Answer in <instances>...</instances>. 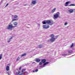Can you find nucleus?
Segmentation results:
<instances>
[{
	"label": "nucleus",
	"mask_w": 75,
	"mask_h": 75,
	"mask_svg": "<svg viewBox=\"0 0 75 75\" xmlns=\"http://www.w3.org/2000/svg\"><path fill=\"white\" fill-rule=\"evenodd\" d=\"M42 23H43V24H50V25H51L54 24V22L50 20L44 21L42 22Z\"/></svg>",
	"instance_id": "obj_1"
},
{
	"label": "nucleus",
	"mask_w": 75,
	"mask_h": 75,
	"mask_svg": "<svg viewBox=\"0 0 75 75\" xmlns=\"http://www.w3.org/2000/svg\"><path fill=\"white\" fill-rule=\"evenodd\" d=\"M46 61H47V60L46 59H42L41 62L42 63L44 64L43 65V67H45V66L46 65H47V64H49L50 62H46Z\"/></svg>",
	"instance_id": "obj_2"
},
{
	"label": "nucleus",
	"mask_w": 75,
	"mask_h": 75,
	"mask_svg": "<svg viewBox=\"0 0 75 75\" xmlns=\"http://www.w3.org/2000/svg\"><path fill=\"white\" fill-rule=\"evenodd\" d=\"M54 17L55 18H58V17H59V12L57 13L56 14L54 15Z\"/></svg>",
	"instance_id": "obj_3"
},
{
	"label": "nucleus",
	"mask_w": 75,
	"mask_h": 75,
	"mask_svg": "<svg viewBox=\"0 0 75 75\" xmlns=\"http://www.w3.org/2000/svg\"><path fill=\"white\" fill-rule=\"evenodd\" d=\"M13 26L11 25H10L7 27V28L8 30H10V29H12V28H13Z\"/></svg>",
	"instance_id": "obj_4"
},
{
	"label": "nucleus",
	"mask_w": 75,
	"mask_h": 75,
	"mask_svg": "<svg viewBox=\"0 0 75 75\" xmlns=\"http://www.w3.org/2000/svg\"><path fill=\"white\" fill-rule=\"evenodd\" d=\"M43 28L45 29H47V28H50V26H49V25H47V27H46L45 25H43Z\"/></svg>",
	"instance_id": "obj_5"
},
{
	"label": "nucleus",
	"mask_w": 75,
	"mask_h": 75,
	"mask_svg": "<svg viewBox=\"0 0 75 75\" xmlns=\"http://www.w3.org/2000/svg\"><path fill=\"white\" fill-rule=\"evenodd\" d=\"M15 72H16L15 74L16 75H19V70L18 69H16Z\"/></svg>",
	"instance_id": "obj_6"
},
{
	"label": "nucleus",
	"mask_w": 75,
	"mask_h": 75,
	"mask_svg": "<svg viewBox=\"0 0 75 75\" xmlns=\"http://www.w3.org/2000/svg\"><path fill=\"white\" fill-rule=\"evenodd\" d=\"M37 3V1L35 0H33L31 2V4H35Z\"/></svg>",
	"instance_id": "obj_7"
},
{
	"label": "nucleus",
	"mask_w": 75,
	"mask_h": 75,
	"mask_svg": "<svg viewBox=\"0 0 75 75\" xmlns=\"http://www.w3.org/2000/svg\"><path fill=\"white\" fill-rule=\"evenodd\" d=\"M41 61V59L38 58H36L35 61L37 62H39Z\"/></svg>",
	"instance_id": "obj_8"
},
{
	"label": "nucleus",
	"mask_w": 75,
	"mask_h": 75,
	"mask_svg": "<svg viewBox=\"0 0 75 75\" xmlns=\"http://www.w3.org/2000/svg\"><path fill=\"white\" fill-rule=\"evenodd\" d=\"M55 40V38H52L50 39V41L51 42H54Z\"/></svg>",
	"instance_id": "obj_9"
},
{
	"label": "nucleus",
	"mask_w": 75,
	"mask_h": 75,
	"mask_svg": "<svg viewBox=\"0 0 75 75\" xmlns=\"http://www.w3.org/2000/svg\"><path fill=\"white\" fill-rule=\"evenodd\" d=\"M70 3V1H67V2H66V3L65 4V6H66V7H67V6H68V4Z\"/></svg>",
	"instance_id": "obj_10"
},
{
	"label": "nucleus",
	"mask_w": 75,
	"mask_h": 75,
	"mask_svg": "<svg viewBox=\"0 0 75 75\" xmlns=\"http://www.w3.org/2000/svg\"><path fill=\"white\" fill-rule=\"evenodd\" d=\"M27 55V54L26 53H24L23 54H22L21 56V58L24 57V56H26Z\"/></svg>",
	"instance_id": "obj_11"
},
{
	"label": "nucleus",
	"mask_w": 75,
	"mask_h": 75,
	"mask_svg": "<svg viewBox=\"0 0 75 75\" xmlns=\"http://www.w3.org/2000/svg\"><path fill=\"white\" fill-rule=\"evenodd\" d=\"M38 47L39 48H42L43 47V45H38Z\"/></svg>",
	"instance_id": "obj_12"
},
{
	"label": "nucleus",
	"mask_w": 75,
	"mask_h": 75,
	"mask_svg": "<svg viewBox=\"0 0 75 75\" xmlns=\"http://www.w3.org/2000/svg\"><path fill=\"white\" fill-rule=\"evenodd\" d=\"M68 11L69 12V13H71L74 12V10H73V9H70L68 10Z\"/></svg>",
	"instance_id": "obj_13"
},
{
	"label": "nucleus",
	"mask_w": 75,
	"mask_h": 75,
	"mask_svg": "<svg viewBox=\"0 0 75 75\" xmlns=\"http://www.w3.org/2000/svg\"><path fill=\"white\" fill-rule=\"evenodd\" d=\"M9 66H6V71H9Z\"/></svg>",
	"instance_id": "obj_14"
},
{
	"label": "nucleus",
	"mask_w": 75,
	"mask_h": 75,
	"mask_svg": "<svg viewBox=\"0 0 75 75\" xmlns=\"http://www.w3.org/2000/svg\"><path fill=\"white\" fill-rule=\"evenodd\" d=\"M7 73L8 75H11V71H9L7 72Z\"/></svg>",
	"instance_id": "obj_15"
},
{
	"label": "nucleus",
	"mask_w": 75,
	"mask_h": 75,
	"mask_svg": "<svg viewBox=\"0 0 75 75\" xmlns=\"http://www.w3.org/2000/svg\"><path fill=\"white\" fill-rule=\"evenodd\" d=\"M56 10V8H54L51 11L52 13H54Z\"/></svg>",
	"instance_id": "obj_16"
},
{
	"label": "nucleus",
	"mask_w": 75,
	"mask_h": 75,
	"mask_svg": "<svg viewBox=\"0 0 75 75\" xmlns=\"http://www.w3.org/2000/svg\"><path fill=\"white\" fill-rule=\"evenodd\" d=\"M54 36H55L53 34H52L51 35H50V37H51V38H54Z\"/></svg>",
	"instance_id": "obj_17"
},
{
	"label": "nucleus",
	"mask_w": 75,
	"mask_h": 75,
	"mask_svg": "<svg viewBox=\"0 0 75 75\" xmlns=\"http://www.w3.org/2000/svg\"><path fill=\"white\" fill-rule=\"evenodd\" d=\"M25 70H26V69H23L22 70L21 72L23 73V72H24V71H25Z\"/></svg>",
	"instance_id": "obj_18"
},
{
	"label": "nucleus",
	"mask_w": 75,
	"mask_h": 75,
	"mask_svg": "<svg viewBox=\"0 0 75 75\" xmlns=\"http://www.w3.org/2000/svg\"><path fill=\"white\" fill-rule=\"evenodd\" d=\"M62 56H67V54H63L62 55Z\"/></svg>",
	"instance_id": "obj_19"
},
{
	"label": "nucleus",
	"mask_w": 75,
	"mask_h": 75,
	"mask_svg": "<svg viewBox=\"0 0 75 75\" xmlns=\"http://www.w3.org/2000/svg\"><path fill=\"white\" fill-rule=\"evenodd\" d=\"M11 39H12V37H11L10 39H9L8 40V43L10 42V40H11Z\"/></svg>",
	"instance_id": "obj_20"
},
{
	"label": "nucleus",
	"mask_w": 75,
	"mask_h": 75,
	"mask_svg": "<svg viewBox=\"0 0 75 75\" xmlns=\"http://www.w3.org/2000/svg\"><path fill=\"white\" fill-rule=\"evenodd\" d=\"M75 5L74 4H71L69 6H75Z\"/></svg>",
	"instance_id": "obj_21"
},
{
	"label": "nucleus",
	"mask_w": 75,
	"mask_h": 75,
	"mask_svg": "<svg viewBox=\"0 0 75 75\" xmlns=\"http://www.w3.org/2000/svg\"><path fill=\"white\" fill-rule=\"evenodd\" d=\"M37 67H38V68H39V67L44 68V67H43V66H38Z\"/></svg>",
	"instance_id": "obj_22"
},
{
	"label": "nucleus",
	"mask_w": 75,
	"mask_h": 75,
	"mask_svg": "<svg viewBox=\"0 0 75 75\" xmlns=\"http://www.w3.org/2000/svg\"><path fill=\"white\" fill-rule=\"evenodd\" d=\"M14 25H17V23L16 22H15L14 23Z\"/></svg>",
	"instance_id": "obj_23"
},
{
	"label": "nucleus",
	"mask_w": 75,
	"mask_h": 75,
	"mask_svg": "<svg viewBox=\"0 0 75 75\" xmlns=\"http://www.w3.org/2000/svg\"><path fill=\"white\" fill-rule=\"evenodd\" d=\"M1 55H2V54H0V60L1 59V58H2V56Z\"/></svg>",
	"instance_id": "obj_24"
},
{
	"label": "nucleus",
	"mask_w": 75,
	"mask_h": 75,
	"mask_svg": "<svg viewBox=\"0 0 75 75\" xmlns=\"http://www.w3.org/2000/svg\"><path fill=\"white\" fill-rule=\"evenodd\" d=\"M73 46H74V43H72V45L71 46V48H72V47H73Z\"/></svg>",
	"instance_id": "obj_25"
},
{
	"label": "nucleus",
	"mask_w": 75,
	"mask_h": 75,
	"mask_svg": "<svg viewBox=\"0 0 75 75\" xmlns=\"http://www.w3.org/2000/svg\"><path fill=\"white\" fill-rule=\"evenodd\" d=\"M39 64L40 65H42V62H40L39 63Z\"/></svg>",
	"instance_id": "obj_26"
},
{
	"label": "nucleus",
	"mask_w": 75,
	"mask_h": 75,
	"mask_svg": "<svg viewBox=\"0 0 75 75\" xmlns=\"http://www.w3.org/2000/svg\"><path fill=\"white\" fill-rule=\"evenodd\" d=\"M18 17V16L17 15H15L14 16V18H17Z\"/></svg>",
	"instance_id": "obj_27"
},
{
	"label": "nucleus",
	"mask_w": 75,
	"mask_h": 75,
	"mask_svg": "<svg viewBox=\"0 0 75 75\" xmlns=\"http://www.w3.org/2000/svg\"><path fill=\"white\" fill-rule=\"evenodd\" d=\"M58 37V36H56L55 37V40L57 39V38Z\"/></svg>",
	"instance_id": "obj_28"
},
{
	"label": "nucleus",
	"mask_w": 75,
	"mask_h": 75,
	"mask_svg": "<svg viewBox=\"0 0 75 75\" xmlns=\"http://www.w3.org/2000/svg\"><path fill=\"white\" fill-rule=\"evenodd\" d=\"M67 24H68V23L67 22H66L64 23L65 25H67Z\"/></svg>",
	"instance_id": "obj_29"
},
{
	"label": "nucleus",
	"mask_w": 75,
	"mask_h": 75,
	"mask_svg": "<svg viewBox=\"0 0 75 75\" xmlns=\"http://www.w3.org/2000/svg\"><path fill=\"white\" fill-rule=\"evenodd\" d=\"M38 69H36L35 70V72H38Z\"/></svg>",
	"instance_id": "obj_30"
},
{
	"label": "nucleus",
	"mask_w": 75,
	"mask_h": 75,
	"mask_svg": "<svg viewBox=\"0 0 75 75\" xmlns=\"http://www.w3.org/2000/svg\"><path fill=\"white\" fill-rule=\"evenodd\" d=\"M72 51H69V53H72Z\"/></svg>",
	"instance_id": "obj_31"
},
{
	"label": "nucleus",
	"mask_w": 75,
	"mask_h": 75,
	"mask_svg": "<svg viewBox=\"0 0 75 75\" xmlns=\"http://www.w3.org/2000/svg\"><path fill=\"white\" fill-rule=\"evenodd\" d=\"M22 68V66L21 67H20L19 68V69L20 70V71L21 70V68Z\"/></svg>",
	"instance_id": "obj_32"
},
{
	"label": "nucleus",
	"mask_w": 75,
	"mask_h": 75,
	"mask_svg": "<svg viewBox=\"0 0 75 75\" xmlns=\"http://www.w3.org/2000/svg\"><path fill=\"white\" fill-rule=\"evenodd\" d=\"M25 75H27V71H25Z\"/></svg>",
	"instance_id": "obj_33"
},
{
	"label": "nucleus",
	"mask_w": 75,
	"mask_h": 75,
	"mask_svg": "<svg viewBox=\"0 0 75 75\" xmlns=\"http://www.w3.org/2000/svg\"><path fill=\"white\" fill-rule=\"evenodd\" d=\"M16 19H13L12 20V21H16Z\"/></svg>",
	"instance_id": "obj_34"
},
{
	"label": "nucleus",
	"mask_w": 75,
	"mask_h": 75,
	"mask_svg": "<svg viewBox=\"0 0 75 75\" xmlns=\"http://www.w3.org/2000/svg\"><path fill=\"white\" fill-rule=\"evenodd\" d=\"M8 3H7V4L5 6V7H7V6H8Z\"/></svg>",
	"instance_id": "obj_35"
},
{
	"label": "nucleus",
	"mask_w": 75,
	"mask_h": 75,
	"mask_svg": "<svg viewBox=\"0 0 75 75\" xmlns=\"http://www.w3.org/2000/svg\"><path fill=\"white\" fill-rule=\"evenodd\" d=\"M19 60V57H18V58L17 59V61H18Z\"/></svg>",
	"instance_id": "obj_36"
},
{
	"label": "nucleus",
	"mask_w": 75,
	"mask_h": 75,
	"mask_svg": "<svg viewBox=\"0 0 75 75\" xmlns=\"http://www.w3.org/2000/svg\"><path fill=\"white\" fill-rule=\"evenodd\" d=\"M38 25L39 27H40V24H38Z\"/></svg>",
	"instance_id": "obj_37"
},
{
	"label": "nucleus",
	"mask_w": 75,
	"mask_h": 75,
	"mask_svg": "<svg viewBox=\"0 0 75 75\" xmlns=\"http://www.w3.org/2000/svg\"><path fill=\"white\" fill-rule=\"evenodd\" d=\"M35 71L34 70L33 71V72H35Z\"/></svg>",
	"instance_id": "obj_38"
},
{
	"label": "nucleus",
	"mask_w": 75,
	"mask_h": 75,
	"mask_svg": "<svg viewBox=\"0 0 75 75\" xmlns=\"http://www.w3.org/2000/svg\"><path fill=\"white\" fill-rule=\"evenodd\" d=\"M27 27V28H29V27Z\"/></svg>",
	"instance_id": "obj_39"
},
{
	"label": "nucleus",
	"mask_w": 75,
	"mask_h": 75,
	"mask_svg": "<svg viewBox=\"0 0 75 75\" xmlns=\"http://www.w3.org/2000/svg\"><path fill=\"white\" fill-rule=\"evenodd\" d=\"M8 65H10V64H8Z\"/></svg>",
	"instance_id": "obj_40"
},
{
	"label": "nucleus",
	"mask_w": 75,
	"mask_h": 75,
	"mask_svg": "<svg viewBox=\"0 0 75 75\" xmlns=\"http://www.w3.org/2000/svg\"><path fill=\"white\" fill-rule=\"evenodd\" d=\"M35 63V62H33V63H32V64H34Z\"/></svg>",
	"instance_id": "obj_41"
},
{
	"label": "nucleus",
	"mask_w": 75,
	"mask_h": 75,
	"mask_svg": "<svg viewBox=\"0 0 75 75\" xmlns=\"http://www.w3.org/2000/svg\"><path fill=\"white\" fill-rule=\"evenodd\" d=\"M20 72H21L20 71H19V74H20V73H21Z\"/></svg>",
	"instance_id": "obj_42"
},
{
	"label": "nucleus",
	"mask_w": 75,
	"mask_h": 75,
	"mask_svg": "<svg viewBox=\"0 0 75 75\" xmlns=\"http://www.w3.org/2000/svg\"><path fill=\"white\" fill-rule=\"evenodd\" d=\"M28 25H30V24H28Z\"/></svg>",
	"instance_id": "obj_43"
},
{
	"label": "nucleus",
	"mask_w": 75,
	"mask_h": 75,
	"mask_svg": "<svg viewBox=\"0 0 75 75\" xmlns=\"http://www.w3.org/2000/svg\"><path fill=\"white\" fill-rule=\"evenodd\" d=\"M20 59V58H19V59Z\"/></svg>",
	"instance_id": "obj_44"
}]
</instances>
